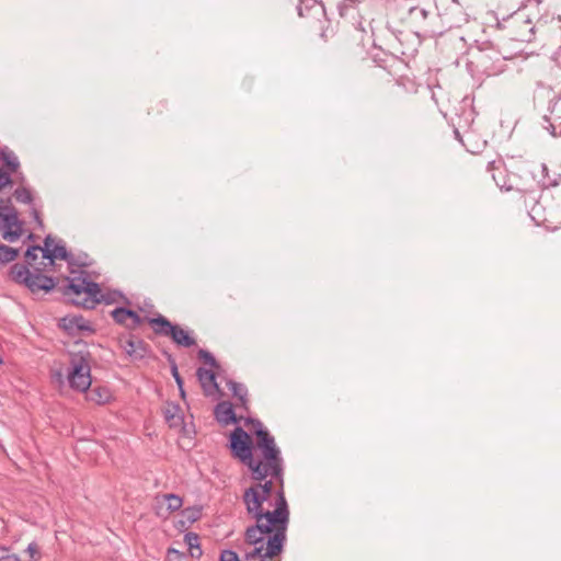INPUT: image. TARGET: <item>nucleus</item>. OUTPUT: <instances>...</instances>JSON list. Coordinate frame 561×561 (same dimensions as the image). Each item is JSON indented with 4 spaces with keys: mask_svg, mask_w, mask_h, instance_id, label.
Segmentation results:
<instances>
[{
    "mask_svg": "<svg viewBox=\"0 0 561 561\" xmlns=\"http://www.w3.org/2000/svg\"><path fill=\"white\" fill-rule=\"evenodd\" d=\"M249 424L254 430L256 442L253 444L250 435L242 427H236L229 437L232 457L248 467L254 481L272 477L282 482L284 460L275 438L264 428L261 421L248 417L245 425Z\"/></svg>",
    "mask_w": 561,
    "mask_h": 561,
    "instance_id": "1",
    "label": "nucleus"
},
{
    "mask_svg": "<svg viewBox=\"0 0 561 561\" xmlns=\"http://www.w3.org/2000/svg\"><path fill=\"white\" fill-rule=\"evenodd\" d=\"M62 295L72 304L85 309H93L99 302L111 304L112 300L102 294L100 285L85 276H75L67 279Z\"/></svg>",
    "mask_w": 561,
    "mask_h": 561,
    "instance_id": "2",
    "label": "nucleus"
},
{
    "mask_svg": "<svg viewBox=\"0 0 561 561\" xmlns=\"http://www.w3.org/2000/svg\"><path fill=\"white\" fill-rule=\"evenodd\" d=\"M148 323L157 335L170 337L179 346L192 347L196 345V340L192 335V331L184 330L179 324L171 323L161 314L156 318H149Z\"/></svg>",
    "mask_w": 561,
    "mask_h": 561,
    "instance_id": "3",
    "label": "nucleus"
},
{
    "mask_svg": "<svg viewBox=\"0 0 561 561\" xmlns=\"http://www.w3.org/2000/svg\"><path fill=\"white\" fill-rule=\"evenodd\" d=\"M67 378L70 387L85 392L91 387V366L89 354H71Z\"/></svg>",
    "mask_w": 561,
    "mask_h": 561,
    "instance_id": "4",
    "label": "nucleus"
},
{
    "mask_svg": "<svg viewBox=\"0 0 561 561\" xmlns=\"http://www.w3.org/2000/svg\"><path fill=\"white\" fill-rule=\"evenodd\" d=\"M10 274L15 283L25 285L32 293L50 291L55 287L54 278L43 275L39 268L31 272L26 265L16 263L11 267Z\"/></svg>",
    "mask_w": 561,
    "mask_h": 561,
    "instance_id": "5",
    "label": "nucleus"
},
{
    "mask_svg": "<svg viewBox=\"0 0 561 561\" xmlns=\"http://www.w3.org/2000/svg\"><path fill=\"white\" fill-rule=\"evenodd\" d=\"M119 347L130 360H140L150 354L149 345L140 337L128 334L118 339Z\"/></svg>",
    "mask_w": 561,
    "mask_h": 561,
    "instance_id": "6",
    "label": "nucleus"
},
{
    "mask_svg": "<svg viewBox=\"0 0 561 561\" xmlns=\"http://www.w3.org/2000/svg\"><path fill=\"white\" fill-rule=\"evenodd\" d=\"M182 505V497L173 493L163 494L156 497V513L158 516L163 518L180 510Z\"/></svg>",
    "mask_w": 561,
    "mask_h": 561,
    "instance_id": "7",
    "label": "nucleus"
},
{
    "mask_svg": "<svg viewBox=\"0 0 561 561\" xmlns=\"http://www.w3.org/2000/svg\"><path fill=\"white\" fill-rule=\"evenodd\" d=\"M2 224V238L9 242H14L23 233V224L19 219L18 214H11L5 216L4 221H0Z\"/></svg>",
    "mask_w": 561,
    "mask_h": 561,
    "instance_id": "8",
    "label": "nucleus"
},
{
    "mask_svg": "<svg viewBox=\"0 0 561 561\" xmlns=\"http://www.w3.org/2000/svg\"><path fill=\"white\" fill-rule=\"evenodd\" d=\"M511 25L515 39L520 42H529L531 39L534 26L530 20L524 19V16L517 13L512 16Z\"/></svg>",
    "mask_w": 561,
    "mask_h": 561,
    "instance_id": "9",
    "label": "nucleus"
},
{
    "mask_svg": "<svg viewBox=\"0 0 561 561\" xmlns=\"http://www.w3.org/2000/svg\"><path fill=\"white\" fill-rule=\"evenodd\" d=\"M111 316L116 323L123 324L130 330L138 328L142 322V319L137 312L123 307L115 308L111 312Z\"/></svg>",
    "mask_w": 561,
    "mask_h": 561,
    "instance_id": "10",
    "label": "nucleus"
},
{
    "mask_svg": "<svg viewBox=\"0 0 561 561\" xmlns=\"http://www.w3.org/2000/svg\"><path fill=\"white\" fill-rule=\"evenodd\" d=\"M54 243V239L50 236H47L44 240V249H43V257L49 261V264L54 263L55 259L68 260V252L66 247L62 244H56L51 249Z\"/></svg>",
    "mask_w": 561,
    "mask_h": 561,
    "instance_id": "11",
    "label": "nucleus"
},
{
    "mask_svg": "<svg viewBox=\"0 0 561 561\" xmlns=\"http://www.w3.org/2000/svg\"><path fill=\"white\" fill-rule=\"evenodd\" d=\"M196 376L206 396H211L219 390L214 371L199 367L197 368Z\"/></svg>",
    "mask_w": 561,
    "mask_h": 561,
    "instance_id": "12",
    "label": "nucleus"
},
{
    "mask_svg": "<svg viewBox=\"0 0 561 561\" xmlns=\"http://www.w3.org/2000/svg\"><path fill=\"white\" fill-rule=\"evenodd\" d=\"M215 416L216 420L224 425H229L239 422V419L237 417L232 409V404L226 401L220 402L216 405Z\"/></svg>",
    "mask_w": 561,
    "mask_h": 561,
    "instance_id": "13",
    "label": "nucleus"
},
{
    "mask_svg": "<svg viewBox=\"0 0 561 561\" xmlns=\"http://www.w3.org/2000/svg\"><path fill=\"white\" fill-rule=\"evenodd\" d=\"M61 325L70 334H76L81 331H93L89 322L82 317H66L61 320Z\"/></svg>",
    "mask_w": 561,
    "mask_h": 561,
    "instance_id": "14",
    "label": "nucleus"
},
{
    "mask_svg": "<svg viewBox=\"0 0 561 561\" xmlns=\"http://www.w3.org/2000/svg\"><path fill=\"white\" fill-rule=\"evenodd\" d=\"M87 399L96 404L108 403L112 399V392L107 387L94 386L87 391Z\"/></svg>",
    "mask_w": 561,
    "mask_h": 561,
    "instance_id": "15",
    "label": "nucleus"
},
{
    "mask_svg": "<svg viewBox=\"0 0 561 561\" xmlns=\"http://www.w3.org/2000/svg\"><path fill=\"white\" fill-rule=\"evenodd\" d=\"M164 419L170 427H176L182 424L181 409L178 404L169 403L163 410Z\"/></svg>",
    "mask_w": 561,
    "mask_h": 561,
    "instance_id": "16",
    "label": "nucleus"
},
{
    "mask_svg": "<svg viewBox=\"0 0 561 561\" xmlns=\"http://www.w3.org/2000/svg\"><path fill=\"white\" fill-rule=\"evenodd\" d=\"M0 159L2 160L4 165L7 167L8 171H10V172H16L18 171V169L20 167L19 159L15 156V153L12 150H10L8 147H4V148L1 149V151H0Z\"/></svg>",
    "mask_w": 561,
    "mask_h": 561,
    "instance_id": "17",
    "label": "nucleus"
},
{
    "mask_svg": "<svg viewBox=\"0 0 561 561\" xmlns=\"http://www.w3.org/2000/svg\"><path fill=\"white\" fill-rule=\"evenodd\" d=\"M229 390L232 391V394L238 399L240 402V405L243 408H247L248 403V389L244 385L236 382V381H229L228 382Z\"/></svg>",
    "mask_w": 561,
    "mask_h": 561,
    "instance_id": "18",
    "label": "nucleus"
},
{
    "mask_svg": "<svg viewBox=\"0 0 561 561\" xmlns=\"http://www.w3.org/2000/svg\"><path fill=\"white\" fill-rule=\"evenodd\" d=\"M490 59H491V57L488 54H481V56L479 57L478 62L482 67L483 72L486 76H495V75L502 72V65H500V66H496L494 64L488 65Z\"/></svg>",
    "mask_w": 561,
    "mask_h": 561,
    "instance_id": "19",
    "label": "nucleus"
},
{
    "mask_svg": "<svg viewBox=\"0 0 561 561\" xmlns=\"http://www.w3.org/2000/svg\"><path fill=\"white\" fill-rule=\"evenodd\" d=\"M273 479H275L277 481V483L279 484V481L276 478L267 477L262 481H257V483H255L251 486L253 489H256L257 492H260L262 495H264L268 499L274 489Z\"/></svg>",
    "mask_w": 561,
    "mask_h": 561,
    "instance_id": "20",
    "label": "nucleus"
},
{
    "mask_svg": "<svg viewBox=\"0 0 561 561\" xmlns=\"http://www.w3.org/2000/svg\"><path fill=\"white\" fill-rule=\"evenodd\" d=\"M19 255V250L8 247L5 244H0V267L10 263L16 259Z\"/></svg>",
    "mask_w": 561,
    "mask_h": 561,
    "instance_id": "21",
    "label": "nucleus"
},
{
    "mask_svg": "<svg viewBox=\"0 0 561 561\" xmlns=\"http://www.w3.org/2000/svg\"><path fill=\"white\" fill-rule=\"evenodd\" d=\"M297 11H298L299 16H305L306 15L305 12L316 11L317 13H323L324 9L316 0H308L307 2H301L297 7Z\"/></svg>",
    "mask_w": 561,
    "mask_h": 561,
    "instance_id": "22",
    "label": "nucleus"
},
{
    "mask_svg": "<svg viewBox=\"0 0 561 561\" xmlns=\"http://www.w3.org/2000/svg\"><path fill=\"white\" fill-rule=\"evenodd\" d=\"M41 558L39 547L36 542H31L25 549L23 556H20V561H36Z\"/></svg>",
    "mask_w": 561,
    "mask_h": 561,
    "instance_id": "23",
    "label": "nucleus"
},
{
    "mask_svg": "<svg viewBox=\"0 0 561 561\" xmlns=\"http://www.w3.org/2000/svg\"><path fill=\"white\" fill-rule=\"evenodd\" d=\"M168 359H169V363H170L171 374H172V376H173V378H174V380H175V382H176V385L179 387L181 398L185 399V391H184V388H183V383L184 382H183V379H182V377H181V375L179 373L178 365H176L175 360L171 356H169Z\"/></svg>",
    "mask_w": 561,
    "mask_h": 561,
    "instance_id": "24",
    "label": "nucleus"
},
{
    "mask_svg": "<svg viewBox=\"0 0 561 561\" xmlns=\"http://www.w3.org/2000/svg\"><path fill=\"white\" fill-rule=\"evenodd\" d=\"M11 214H18L15 208L11 205V199L0 198V221H4L5 216Z\"/></svg>",
    "mask_w": 561,
    "mask_h": 561,
    "instance_id": "25",
    "label": "nucleus"
},
{
    "mask_svg": "<svg viewBox=\"0 0 561 561\" xmlns=\"http://www.w3.org/2000/svg\"><path fill=\"white\" fill-rule=\"evenodd\" d=\"M14 197L18 202L23 204H31L33 202L31 191L25 187L16 188L14 192Z\"/></svg>",
    "mask_w": 561,
    "mask_h": 561,
    "instance_id": "26",
    "label": "nucleus"
},
{
    "mask_svg": "<svg viewBox=\"0 0 561 561\" xmlns=\"http://www.w3.org/2000/svg\"><path fill=\"white\" fill-rule=\"evenodd\" d=\"M43 249L42 247L39 245H34V247H31L26 250L25 252V259H26V263L28 265H33V263L37 260L38 257V252H42L43 253Z\"/></svg>",
    "mask_w": 561,
    "mask_h": 561,
    "instance_id": "27",
    "label": "nucleus"
},
{
    "mask_svg": "<svg viewBox=\"0 0 561 561\" xmlns=\"http://www.w3.org/2000/svg\"><path fill=\"white\" fill-rule=\"evenodd\" d=\"M358 0H343V2L339 5V11L341 16H346L348 14L350 9H355Z\"/></svg>",
    "mask_w": 561,
    "mask_h": 561,
    "instance_id": "28",
    "label": "nucleus"
},
{
    "mask_svg": "<svg viewBox=\"0 0 561 561\" xmlns=\"http://www.w3.org/2000/svg\"><path fill=\"white\" fill-rule=\"evenodd\" d=\"M409 14L412 20L420 21L425 20L427 18L428 12L425 9L414 7L410 9Z\"/></svg>",
    "mask_w": 561,
    "mask_h": 561,
    "instance_id": "29",
    "label": "nucleus"
},
{
    "mask_svg": "<svg viewBox=\"0 0 561 561\" xmlns=\"http://www.w3.org/2000/svg\"><path fill=\"white\" fill-rule=\"evenodd\" d=\"M11 173L12 172L10 171H3L0 169V191L13 184Z\"/></svg>",
    "mask_w": 561,
    "mask_h": 561,
    "instance_id": "30",
    "label": "nucleus"
},
{
    "mask_svg": "<svg viewBox=\"0 0 561 561\" xmlns=\"http://www.w3.org/2000/svg\"><path fill=\"white\" fill-rule=\"evenodd\" d=\"M184 542L188 548H197L199 546V537L195 533H186L184 535Z\"/></svg>",
    "mask_w": 561,
    "mask_h": 561,
    "instance_id": "31",
    "label": "nucleus"
},
{
    "mask_svg": "<svg viewBox=\"0 0 561 561\" xmlns=\"http://www.w3.org/2000/svg\"><path fill=\"white\" fill-rule=\"evenodd\" d=\"M198 357L201 359H203L205 362V364L209 365L210 367H216L217 366V362H216L215 357L213 356V354H210L206 350H199L198 351Z\"/></svg>",
    "mask_w": 561,
    "mask_h": 561,
    "instance_id": "32",
    "label": "nucleus"
},
{
    "mask_svg": "<svg viewBox=\"0 0 561 561\" xmlns=\"http://www.w3.org/2000/svg\"><path fill=\"white\" fill-rule=\"evenodd\" d=\"M186 556L176 549L170 548L167 552V561H185Z\"/></svg>",
    "mask_w": 561,
    "mask_h": 561,
    "instance_id": "33",
    "label": "nucleus"
},
{
    "mask_svg": "<svg viewBox=\"0 0 561 561\" xmlns=\"http://www.w3.org/2000/svg\"><path fill=\"white\" fill-rule=\"evenodd\" d=\"M0 561H20V556L10 553L5 547H0Z\"/></svg>",
    "mask_w": 561,
    "mask_h": 561,
    "instance_id": "34",
    "label": "nucleus"
},
{
    "mask_svg": "<svg viewBox=\"0 0 561 561\" xmlns=\"http://www.w3.org/2000/svg\"><path fill=\"white\" fill-rule=\"evenodd\" d=\"M220 561H240V559L234 551L224 550L220 554Z\"/></svg>",
    "mask_w": 561,
    "mask_h": 561,
    "instance_id": "35",
    "label": "nucleus"
},
{
    "mask_svg": "<svg viewBox=\"0 0 561 561\" xmlns=\"http://www.w3.org/2000/svg\"><path fill=\"white\" fill-rule=\"evenodd\" d=\"M542 173L545 174V179L542 181L543 186H557L558 185L557 179H551V180L549 179L548 168L546 164H542Z\"/></svg>",
    "mask_w": 561,
    "mask_h": 561,
    "instance_id": "36",
    "label": "nucleus"
},
{
    "mask_svg": "<svg viewBox=\"0 0 561 561\" xmlns=\"http://www.w3.org/2000/svg\"><path fill=\"white\" fill-rule=\"evenodd\" d=\"M503 165V161L502 160H492L490 162H488V167H486V170L489 172H492L494 170H497L500 169L501 167Z\"/></svg>",
    "mask_w": 561,
    "mask_h": 561,
    "instance_id": "37",
    "label": "nucleus"
},
{
    "mask_svg": "<svg viewBox=\"0 0 561 561\" xmlns=\"http://www.w3.org/2000/svg\"><path fill=\"white\" fill-rule=\"evenodd\" d=\"M543 119H545V122L548 124V125H545V128H546L547 130H549V131L551 133V135H552V136H557V134H556V127H554V125L550 122V118H549V117H547V116H545V117H543Z\"/></svg>",
    "mask_w": 561,
    "mask_h": 561,
    "instance_id": "38",
    "label": "nucleus"
},
{
    "mask_svg": "<svg viewBox=\"0 0 561 561\" xmlns=\"http://www.w3.org/2000/svg\"><path fill=\"white\" fill-rule=\"evenodd\" d=\"M188 551H190L191 557L196 558V559L201 558L203 554L201 546H198L197 548H188Z\"/></svg>",
    "mask_w": 561,
    "mask_h": 561,
    "instance_id": "39",
    "label": "nucleus"
},
{
    "mask_svg": "<svg viewBox=\"0 0 561 561\" xmlns=\"http://www.w3.org/2000/svg\"><path fill=\"white\" fill-rule=\"evenodd\" d=\"M31 213H32V216H33L34 220L42 227L43 226V221H42V219L39 217V211L36 208L33 207Z\"/></svg>",
    "mask_w": 561,
    "mask_h": 561,
    "instance_id": "40",
    "label": "nucleus"
},
{
    "mask_svg": "<svg viewBox=\"0 0 561 561\" xmlns=\"http://www.w3.org/2000/svg\"><path fill=\"white\" fill-rule=\"evenodd\" d=\"M455 136L458 140L461 141L460 133L457 129H455Z\"/></svg>",
    "mask_w": 561,
    "mask_h": 561,
    "instance_id": "41",
    "label": "nucleus"
}]
</instances>
